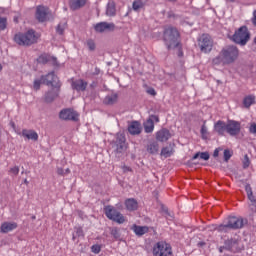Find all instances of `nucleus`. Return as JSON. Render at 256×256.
I'll use <instances>...</instances> for the list:
<instances>
[{
    "label": "nucleus",
    "instance_id": "49530a36",
    "mask_svg": "<svg viewBox=\"0 0 256 256\" xmlns=\"http://www.w3.org/2000/svg\"><path fill=\"white\" fill-rule=\"evenodd\" d=\"M249 131H250V133H253L254 135H256V124L255 123H252L250 125Z\"/></svg>",
    "mask_w": 256,
    "mask_h": 256
},
{
    "label": "nucleus",
    "instance_id": "aec40b11",
    "mask_svg": "<svg viewBox=\"0 0 256 256\" xmlns=\"http://www.w3.org/2000/svg\"><path fill=\"white\" fill-rule=\"evenodd\" d=\"M128 131L131 135H139V133H141V124L137 121L130 123Z\"/></svg>",
    "mask_w": 256,
    "mask_h": 256
},
{
    "label": "nucleus",
    "instance_id": "e433bc0d",
    "mask_svg": "<svg viewBox=\"0 0 256 256\" xmlns=\"http://www.w3.org/2000/svg\"><path fill=\"white\" fill-rule=\"evenodd\" d=\"M92 253H95V255H99L101 253V246L100 245H93L91 247Z\"/></svg>",
    "mask_w": 256,
    "mask_h": 256
},
{
    "label": "nucleus",
    "instance_id": "864d4df0",
    "mask_svg": "<svg viewBox=\"0 0 256 256\" xmlns=\"http://www.w3.org/2000/svg\"><path fill=\"white\" fill-rule=\"evenodd\" d=\"M0 71H3V65L0 64Z\"/></svg>",
    "mask_w": 256,
    "mask_h": 256
},
{
    "label": "nucleus",
    "instance_id": "4468645a",
    "mask_svg": "<svg viewBox=\"0 0 256 256\" xmlns=\"http://www.w3.org/2000/svg\"><path fill=\"white\" fill-rule=\"evenodd\" d=\"M38 63H42L45 65L46 63H51L54 67H57L59 64L57 63V58L49 55V54H42L38 57Z\"/></svg>",
    "mask_w": 256,
    "mask_h": 256
},
{
    "label": "nucleus",
    "instance_id": "58836bf2",
    "mask_svg": "<svg viewBox=\"0 0 256 256\" xmlns=\"http://www.w3.org/2000/svg\"><path fill=\"white\" fill-rule=\"evenodd\" d=\"M251 165V161L249 160V156L245 155L243 160V167L244 169H247Z\"/></svg>",
    "mask_w": 256,
    "mask_h": 256
},
{
    "label": "nucleus",
    "instance_id": "2eb2a0df",
    "mask_svg": "<svg viewBox=\"0 0 256 256\" xmlns=\"http://www.w3.org/2000/svg\"><path fill=\"white\" fill-rule=\"evenodd\" d=\"M153 121H156L159 123V117L157 116H151L145 123H144V129L146 133H153V129H155V124Z\"/></svg>",
    "mask_w": 256,
    "mask_h": 256
},
{
    "label": "nucleus",
    "instance_id": "5701e85b",
    "mask_svg": "<svg viewBox=\"0 0 256 256\" xmlns=\"http://www.w3.org/2000/svg\"><path fill=\"white\" fill-rule=\"evenodd\" d=\"M126 209L128 211H136V209L139 207V204L137 203V200L133 198H129L125 201Z\"/></svg>",
    "mask_w": 256,
    "mask_h": 256
},
{
    "label": "nucleus",
    "instance_id": "c85d7f7f",
    "mask_svg": "<svg viewBox=\"0 0 256 256\" xmlns=\"http://www.w3.org/2000/svg\"><path fill=\"white\" fill-rule=\"evenodd\" d=\"M203 159V161H209V152H198L193 156V159Z\"/></svg>",
    "mask_w": 256,
    "mask_h": 256
},
{
    "label": "nucleus",
    "instance_id": "f3484780",
    "mask_svg": "<svg viewBox=\"0 0 256 256\" xmlns=\"http://www.w3.org/2000/svg\"><path fill=\"white\" fill-rule=\"evenodd\" d=\"M157 141H161L162 143L165 141H169L171 139V133L167 129H162L156 134Z\"/></svg>",
    "mask_w": 256,
    "mask_h": 256
},
{
    "label": "nucleus",
    "instance_id": "bb28decb",
    "mask_svg": "<svg viewBox=\"0 0 256 256\" xmlns=\"http://www.w3.org/2000/svg\"><path fill=\"white\" fill-rule=\"evenodd\" d=\"M116 143L119 145L120 149H123L125 147V135L118 133L116 135Z\"/></svg>",
    "mask_w": 256,
    "mask_h": 256
},
{
    "label": "nucleus",
    "instance_id": "f257e3e1",
    "mask_svg": "<svg viewBox=\"0 0 256 256\" xmlns=\"http://www.w3.org/2000/svg\"><path fill=\"white\" fill-rule=\"evenodd\" d=\"M236 59H239V49L237 46L224 47L218 56H216L212 63L213 65H231L235 63Z\"/></svg>",
    "mask_w": 256,
    "mask_h": 256
},
{
    "label": "nucleus",
    "instance_id": "7c9ffc66",
    "mask_svg": "<svg viewBox=\"0 0 256 256\" xmlns=\"http://www.w3.org/2000/svg\"><path fill=\"white\" fill-rule=\"evenodd\" d=\"M148 153L155 154L157 151H159V145L157 143H151L147 147Z\"/></svg>",
    "mask_w": 256,
    "mask_h": 256
},
{
    "label": "nucleus",
    "instance_id": "ddd939ff",
    "mask_svg": "<svg viewBox=\"0 0 256 256\" xmlns=\"http://www.w3.org/2000/svg\"><path fill=\"white\" fill-rule=\"evenodd\" d=\"M94 29L97 33H105V31H114L115 24L107 23V22H100L94 26Z\"/></svg>",
    "mask_w": 256,
    "mask_h": 256
},
{
    "label": "nucleus",
    "instance_id": "f704fd0d",
    "mask_svg": "<svg viewBox=\"0 0 256 256\" xmlns=\"http://www.w3.org/2000/svg\"><path fill=\"white\" fill-rule=\"evenodd\" d=\"M200 133L202 135V139H207V137H209V132L207 130V126L202 125Z\"/></svg>",
    "mask_w": 256,
    "mask_h": 256
},
{
    "label": "nucleus",
    "instance_id": "79ce46f5",
    "mask_svg": "<svg viewBox=\"0 0 256 256\" xmlns=\"http://www.w3.org/2000/svg\"><path fill=\"white\" fill-rule=\"evenodd\" d=\"M231 151L229 150H224V161H229L231 159Z\"/></svg>",
    "mask_w": 256,
    "mask_h": 256
},
{
    "label": "nucleus",
    "instance_id": "de8ad7c7",
    "mask_svg": "<svg viewBox=\"0 0 256 256\" xmlns=\"http://www.w3.org/2000/svg\"><path fill=\"white\" fill-rule=\"evenodd\" d=\"M149 95H156L155 89H149L148 90Z\"/></svg>",
    "mask_w": 256,
    "mask_h": 256
},
{
    "label": "nucleus",
    "instance_id": "473e14b6",
    "mask_svg": "<svg viewBox=\"0 0 256 256\" xmlns=\"http://www.w3.org/2000/svg\"><path fill=\"white\" fill-rule=\"evenodd\" d=\"M161 155L166 158L171 157V155H173V149L169 147H165L162 149Z\"/></svg>",
    "mask_w": 256,
    "mask_h": 256
},
{
    "label": "nucleus",
    "instance_id": "a19ab883",
    "mask_svg": "<svg viewBox=\"0 0 256 256\" xmlns=\"http://www.w3.org/2000/svg\"><path fill=\"white\" fill-rule=\"evenodd\" d=\"M87 47L90 51H95V42L93 40H88Z\"/></svg>",
    "mask_w": 256,
    "mask_h": 256
},
{
    "label": "nucleus",
    "instance_id": "393cba45",
    "mask_svg": "<svg viewBox=\"0 0 256 256\" xmlns=\"http://www.w3.org/2000/svg\"><path fill=\"white\" fill-rule=\"evenodd\" d=\"M117 97L116 93L109 94L105 97L104 103L106 105H113L114 103H117Z\"/></svg>",
    "mask_w": 256,
    "mask_h": 256
},
{
    "label": "nucleus",
    "instance_id": "7ed1b4c3",
    "mask_svg": "<svg viewBox=\"0 0 256 256\" xmlns=\"http://www.w3.org/2000/svg\"><path fill=\"white\" fill-rule=\"evenodd\" d=\"M164 41L168 49H175L179 47V31L177 28L171 26L167 27L164 31Z\"/></svg>",
    "mask_w": 256,
    "mask_h": 256
},
{
    "label": "nucleus",
    "instance_id": "b1692460",
    "mask_svg": "<svg viewBox=\"0 0 256 256\" xmlns=\"http://www.w3.org/2000/svg\"><path fill=\"white\" fill-rule=\"evenodd\" d=\"M132 230L134 231V233L136 235H145V233H148L149 232V227L147 226H138V225H134L132 227Z\"/></svg>",
    "mask_w": 256,
    "mask_h": 256
},
{
    "label": "nucleus",
    "instance_id": "09e8293b",
    "mask_svg": "<svg viewBox=\"0 0 256 256\" xmlns=\"http://www.w3.org/2000/svg\"><path fill=\"white\" fill-rule=\"evenodd\" d=\"M214 157H219V149H216L215 151H214Z\"/></svg>",
    "mask_w": 256,
    "mask_h": 256
},
{
    "label": "nucleus",
    "instance_id": "4d7b16f0",
    "mask_svg": "<svg viewBox=\"0 0 256 256\" xmlns=\"http://www.w3.org/2000/svg\"><path fill=\"white\" fill-rule=\"evenodd\" d=\"M25 183H27V180H25Z\"/></svg>",
    "mask_w": 256,
    "mask_h": 256
},
{
    "label": "nucleus",
    "instance_id": "8fccbe9b",
    "mask_svg": "<svg viewBox=\"0 0 256 256\" xmlns=\"http://www.w3.org/2000/svg\"><path fill=\"white\" fill-rule=\"evenodd\" d=\"M59 175H63V169H58Z\"/></svg>",
    "mask_w": 256,
    "mask_h": 256
},
{
    "label": "nucleus",
    "instance_id": "6ab92c4d",
    "mask_svg": "<svg viewBox=\"0 0 256 256\" xmlns=\"http://www.w3.org/2000/svg\"><path fill=\"white\" fill-rule=\"evenodd\" d=\"M214 131L218 133V135H225V132L227 133V123L219 120L214 125Z\"/></svg>",
    "mask_w": 256,
    "mask_h": 256
},
{
    "label": "nucleus",
    "instance_id": "f03ea898",
    "mask_svg": "<svg viewBox=\"0 0 256 256\" xmlns=\"http://www.w3.org/2000/svg\"><path fill=\"white\" fill-rule=\"evenodd\" d=\"M247 223V220H244L243 218H237L235 216L229 217L226 224L222 225H211L210 230L211 231H219L220 233H227L230 229H241Z\"/></svg>",
    "mask_w": 256,
    "mask_h": 256
},
{
    "label": "nucleus",
    "instance_id": "5fc2aeb1",
    "mask_svg": "<svg viewBox=\"0 0 256 256\" xmlns=\"http://www.w3.org/2000/svg\"><path fill=\"white\" fill-rule=\"evenodd\" d=\"M182 55H183V52H180V53H179V56L181 57Z\"/></svg>",
    "mask_w": 256,
    "mask_h": 256
},
{
    "label": "nucleus",
    "instance_id": "a18cd8bd",
    "mask_svg": "<svg viewBox=\"0 0 256 256\" xmlns=\"http://www.w3.org/2000/svg\"><path fill=\"white\" fill-rule=\"evenodd\" d=\"M55 97H57V93H55L52 97H51V93L48 92L46 94V101H51L52 99H55Z\"/></svg>",
    "mask_w": 256,
    "mask_h": 256
},
{
    "label": "nucleus",
    "instance_id": "0eeeda50",
    "mask_svg": "<svg viewBox=\"0 0 256 256\" xmlns=\"http://www.w3.org/2000/svg\"><path fill=\"white\" fill-rule=\"evenodd\" d=\"M172 254L171 245L166 242H157L153 246L154 256H171Z\"/></svg>",
    "mask_w": 256,
    "mask_h": 256
},
{
    "label": "nucleus",
    "instance_id": "c756f323",
    "mask_svg": "<svg viewBox=\"0 0 256 256\" xmlns=\"http://www.w3.org/2000/svg\"><path fill=\"white\" fill-rule=\"evenodd\" d=\"M248 199L250 201V209L252 211V213L256 212V200H255V196H253V194H249L248 195Z\"/></svg>",
    "mask_w": 256,
    "mask_h": 256
},
{
    "label": "nucleus",
    "instance_id": "37998d69",
    "mask_svg": "<svg viewBox=\"0 0 256 256\" xmlns=\"http://www.w3.org/2000/svg\"><path fill=\"white\" fill-rule=\"evenodd\" d=\"M10 173L12 175H19V167L18 166H14L10 169Z\"/></svg>",
    "mask_w": 256,
    "mask_h": 256
},
{
    "label": "nucleus",
    "instance_id": "c9c22d12",
    "mask_svg": "<svg viewBox=\"0 0 256 256\" xmlns=\"http://www.w3.org/2000/svg\"><path fill=\"white\" fill-rule=\"evenodd\" d=\"M75 229H76V235L73 234V239H75V237H84L85 234L83 233V228L78 227Z\"/></svg>",
    "mask_w": 256,
    "mask_h": 256
},
{
    "label": "nucleus",
    "instance_id": "72a5a7b5",
    "mask_svg": "<svg viewBox=\"0 0 256 256\" xmlns=\"http://www.w3.org/2000/svg\"><path fill=\"white\" fill-rule=\"evenodd\" d=\"M7 29V18L0 17V30L5 31Z\"/></svg>",
    "mask_w": 256,
    "mask_h": 256
},
{
    "label": "nucleus",
    "instance_id": "a878e982",
    "mask_svg": "<svg viewBox=\"0 0 256 256\" xmlns=\"http://www.w3.org/2000/svg\"><path fill=\"white\" fill-rule=\"evenodd\" d=\"M255 103V96L253 95H248L244 98L243 100V105L244 107H246L247 109H249V107L251 105H253Z\"/></svg>",
    "mask_w": 256,
    "mask_h": 256
},
{
    "label": "nucleus",
    "instance_id": "1a4fd4ad",
    "mask_svg": "<svg viewBox=\"0 0 256 256\" xmlns=\"http://www.w3.org/2000/svg\"><path fill=\"white\" fill-rule=\"evenodd\" d=\"M241 132V123L235 121V120H228L226 123V133L228 135H231L232 137H235V135H239Z\"/></svg>",
    "mask_w": 256,
    "mask_h": 256
},
{
    "label": "nucleus",
    "instance_id": "6e6d98bb",
    "mask_svg": "<svg viewBox=\"0 0 256 256\" xmlns=\"http://www.w3.org/2000/svg\"><path fill=\"white\" fill-rule=\"evenodd\" d=\"M70 172V170L69 169H66V173H69Z\"/></svg>",
    "mask_w": 256,
    "mask_h": 256
},
{
    "label": "nucleus",
    "instance_id": "dca6fc26",
    "mask_svg": "<svg viewBox=\"0 0 256 256\" xmlns=\"http://www.w3.org/2000/svg\"><path fill=\"white\" fill-rule=\"evenodd\" d=\"M71 86L75 91H85L87 89V82H85L83 79H78L72 81Z\"/></svg>",
    "mask_w": 256,
    "mask_h": 256
},
{
    "label": "nucleus",
    "instance_id": "2f4dec72",
    "mask_svg": "<svg viewBox=\"0 0 256 256\" xmlns=\"http://www.w3.org/2000/svg\"><path fill=\"white\" fill-rule=\"evenodd\" d=\"M41 83H43V76L34 80L33 89H35V91H39V89H41Z\"/></svg>",
    "mask_w": 256,
    "mask_h": 256
},
{
    "label": "nucleus",
    "instance_id": "423d86ee",
    "mask_svg": "<svg viewBox=\"0 0 256 256\" xmlns=\"http://www.w3.org/2000/svg\"><path fill=\"white\" fill-rule=\"evenodd\" d=\"M104 213L108 219L111 221H115L116 223H119L120 225L125 223V216L121 214L119 211H117L113 206H106L104 208Z\"/></svg>",
    "mask_w": 256,
    "mask_h": 256
},
{
    "label": "nucleus",
    "instance_id": "ea45409f",
    "mask_svg": "<svg viewBox=\"0 0 256 256\" xmlns=\"http://www.w3.org/2000/svg\"><path fill=\"white\" fill-rule=\"evenodd\" d=\"M66 25H67L66 23L59 24L57 27V33H59L60 35H63V31H65Z\"/></svg>",
    "mask_w": 256,
    "mask_h": 256
},
{
    "label": "nucleus",
    "instance_id": "9b49d317",
    "mask_svg": "<svg viewBox=\"0 0 256 256\" xmlns=\"http://www.w3.org/2000/svg\"><path fill=\"white\" fill-rule=\"evenodd\" d=\"M49 8L43 5L37 6L36 8V19L40 23H45L49 19Z\"/></svg>",
    "mask_w": 256,
    "mask_h": 256
},
{
    "label": "nucleus",
    "instance_id": "a211bd4d",
    "mask_svg": "<svg viewBox=\"0 0 256 256\" xmlns=\"http://www.w3.org/2000/svg\"><path fill=\"white\" fill-rule=\"evenodd\" d=\"M17 229V223L15 222H4L0 227L1 233H10V231H15Z\"/></svg>",
    "mask_w": 256,
    "mask_h": 256
},
{
    "label": "nucleus",
    "instance_id": "4c0bfd02",
    "mask_svg": "<svg viewBox=\"0 0 256 256\" xmlns=\"http://www.w3.org/2000/svg\"><path fill=\"white\" fill-rule=\"evenodd\" d=\"M141 7H143V3L141 1H135L133 3L134 11H139V9H141Z\"/></svg>",
    "mask_w": 256,
    "mask_h": 256
},
{
    "label": "nucleus",
    "instance_id": "f8f14e48",
    "mask_svg": "<svg viewBox=\"0 0 256 256\" xmlns=\"http://www.w3.org/2000/svg\"><path fill=\"white\" fill-rule=\"evenodd\" d=\"M42 80H43V83H45L46 85H51L52 87H54L56 91L60 87L59 78L53 72L49 73L46 76H42Z\"/></svg>",
    "mask_w": 256,
    "mask_h": 256
},
{
    "label": "nucleus",
    "instance_id": "20e7f679",
    "mask_svg": "<svg viewBox=\"0 0 256 256\" xmlns=\"http://www.w3.org/2000/svg\"><path fill=\"white\" fill-rule=\"evenodd\" d=\"M37 39H39V35L35 34V31L28 30L26 33H18L14 36V41L17 45H33V43H37Z\"/></svg>",
    "mask_w": 256,
    "mask_h": 256
},
{
    "label": "nucleus",
    "instance_id": "c03bdc74",
    "mask_svg": "<svg viewBox=\"0 0 256 256\" xmlns=\"http://www.w3.org/2000/svg\"><path fill=\"white\" fill-rule=\"evenodd\" d=\"M245 191L247 193V195H252L253 194V190L251 189V185L247 184L245 186Z\"/></svg>",
    "mask_w": 256,
    "mask_h": 256
},
{
    "label": "nucleus",
    "instance_id": "603ef678",
    "mask_svg": "<svg viewBox=\"0 0 256 256\" xmlns=\"http://www.w3.org/2000/svg\"><path fill=\"white\" fill-rule=\"evenodd\" d=\"M166 217H167V219H169V217H170V219H173V216L171 214H168V216H166Z\"/></svg>",
    "mask_w": 256,
    "mask_h": 256
},
{
    "label": "nucleus",
    "instance_id": "3c124183",
    "mask_svg": "<svg viewBox=\"0 0 256 256\" xmlns=\"http://www.w3.org/2000/svg\"><path fill=\"white\" fill-rule=\"evenodd\" d=\"M124 171H131V168H129V167H124Z\"/></svg>",
    "mask_w": 256,
    "mask_h": 256
},
{
    "label": "nucleus",
    "instance_id": "412c9836",
    "mask_svg": "<svg viewBox=\"0 0 256 256\" xmlns=\"http://www.w3.org/2000/svg\"><path fill=\"white\" fill-rule=\"evenodd\" d=\"M87 4V0H70V8L73 11H77V9H81V7H85Z\"/></svg>",
    "mask_w": 256,
    "mask_h": 256
},
{
    "label": "nucleus",
    "instance_id": "39448f33",
    "mask_svg": "<svg viewBox=\"0 0 256 256\" xmlns=\"http://www.w3.org/2000/svg\"><path fill=\"white\" fill-rule=\"evenodd\" d=\"M249 30H247V27L242 26L239 28L238 31L235 32V34L232 37V40L234 43H237V45H247V42L249 41Z\"/></svg>",
    "mask_w": 256,
    "mask_h": 256
},
{
    "label": "nucleus",
    "instance_id": "6e6552de",
    "mask_svg": "<svg viewBox=\"0 0 256 256\" xmlns=\"http://www.w3.org/2000/svg\"><path fill=\"white\" fill-rule=\"evenodd\" d=\"M198 47L202 53H211V50L213 49V40L211 39V36L203 34L198 39Z\"/></svg>",
    "mask_w": 256,
    "mask_h": 256
},
{
    "label": "nucleus",
    "instance_id": "4be33fe9",
    "mask_svg": "<svg viewBox=\"0 0 256 256\" xmlns=\"http://www.w3.org/2000/svg\"><path fill=\"white\" fill-rule=\"evenodd\" d=\"M22 136L26 137V139H31V141H37L39 139V134L33 130H23Z\"/></svg>",
    "mask_w": 256,
    "mask_h": 256
},
{
    "label": "nucleus",
    "instance_id": "9d476101",
    "mask_svg": "<svg viewBox=\"0 0 256 256\" xmlns=\"http://www.w3.org/2000/svg\"><path fill=\"white\" fill-rule=\"evenodd\" d=\"M60 119L63 121H78L79 114L73 109H64L59 113Z\"/></svg>",
    "mask_w": 256,
    "mask_h": 256
},
{
    "label": "nucleus",
    "instance_id": "cd10ccee",
    "mask_svg": "<svg viewBox=\"0 0 256 256\" xmlns=\"http://www.w3.org/2000/svg\"><path fill=\"white\" fill-rule=\"evenodd\" d=\"M115 4L113 2H109L106 9V15L113 17L115 15Z\"/></svg>",
    "mask_w": 256,
    "mask_h": 256
}]
</instances>
